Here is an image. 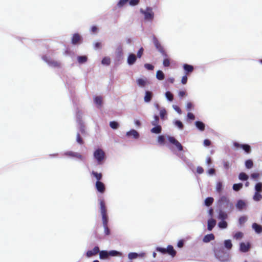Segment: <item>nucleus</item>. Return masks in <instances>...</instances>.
Returning a JSON list of instances; mask_svg holds the SVG:
<instances>
[{"mask_svg": "<svg viewBox=\"0 0 262 262\" xmlns=\"http://www.w3.org/2000/svg\"><path fill=\"white\" fill-rule=\"evenodd\" d=\"M136 60V56L134 54H130L127 57V63L129 65H132L135 63Z\"/></svg>", "mask_w": 262, "mask_h": 262, "instance_id": "nucleus-14", "label": "nucleus"}, {"mask_svg": "<svg viewBox=\"0 0 262 262\" xmlns=\"http://www.w3.org/2000/svg\"><path fill=\"white\" fill-rule=\"evenodd\" d=\"M168 140L170 143L173 144L176 147L179 151L183 150V146L173 137H169Z\"/></svg>", "mask_w": 262, "mask_h": 262, "instance_id": "nucleus-7", "label": "nucleus"}, {"mask_svg": "<svg viewBox=\"0 0 262 262\" xmlns=\"http://www.w3.org/2000/svg\"><path fill=\"white\" fill-rule=\"evenodd\" d=\"M204 169L201 166H198L196 168V172L199 174H202L204 172Z\"/></svg>", "mask_w": 262, "mask_h": 262, "instance_id": "nucleus-59", "label": "nucleus"}, {"mask_svg": "<svg viewBox=\"0 0 262 262\" xmlns=\"http://www.w3.org/2000/svg\"><path fill=\"white\" fill-rule=\"evenodd\" d=\"M165 96L167 98V99L169 100L170 101H172L173 99V96L171 93V92L167 91L165 93Z\"/></svg>", "mask_w": 262, "mask_h": 262, "instance_id": "nucleus-43", "label": "nucleus"}, {"mask_svg": "<svg viewBox=\"0 0 262 262\" xmlns=\"http://www.w3.org/2000/svg\"><path fill=\"white\" fill-rule=\"evenodd\" d=\"M242 183L234 184L233 185V189L236 191L239 190L243 187Z\"/></svg>", "mask_w": 262, "mask_h": 262, "instance_id": "nucleus-39", "label": "nucleus"}, {"mask_svg": "<svg viewBox=\"0 0 262 262\" xmlns=\"http://www.w3.org/2000/svg\"><path fill=\"white\" fill-rule=\"evenodd\" d=\"M245 166L246 168L248 169L251 168L253 166V163L252 160L251 159L246 160L245 162Z\"/></svg>", "mask_w": 262, "mask_h": 262, "instance_id": "nucleus-38", "label": "nucleus"}, {"mask_svg": "<svg viewBox=\"0 0 262 262\" xmlns=\"http://www.w3.org/2000/svg\"><path fill=\"white\" fill-rule=\"evenodd\" d=\"M108 254L110 256H115L119 255L120 254V253L119 252H118L117 251L113 250V251H110L108 252Z\"/></svg>", "mask_w": 262, "mask_h": 262, "instance_id": "nucleus-52", "label": "nucleus"}, {"mask_svg": "<svg viewBox=\"0 0 262 262\" xmlns=\"http://www.w3.org/2000/svg\"><path fill=\"white\" fill-rule=\"evenodd\" d=\"M76 141L80 144H83V141L82 138L80 137V134L79 133H78L77 134V136H76Z\"/></svg>", "mask_w": 262, "mask_h": 262, "instance_id": "nucleus-51", "label": "nucleus"}, {"mask_svg": "<svg viewBox=\"0 0 262 262\" xmlns=\"http://www.w3.org/2000/svg\"><path fill=\"white\" fill-rule=\"evenodd\" d=\"M140 11L144 15L145 20L149 21H152L154 18V13L151 7H147L145 10L141 9Z\"/></svg>", "mask_w": 262, "mask_h": 262, "instance_id": "nucleus-3", "label": "nucleus"}, {"mask_svg": "<svg viewBox=\"0 0 262 262\" xmlns=\"http://www.w3.org/2000/svg\"><path fill=\"white\" fill-rule=\"evenodd\" d=\"M252 228L257 233H260L262 232V226L257 224V223H253L252 224Z\"/></svg>", "mask_w": 262, "mask_h": 262, "instance_id": "nucleus-21", "label": "nucleus"}, {"mask_svg": "<svg viewBox=\"0 0 262 262\" xmlns=\"http://www.w3.org/2000/svg\"><path fill=\"white\" fill-rule=\"evenodd\" d=\"M139 254L137 253H130L128 254V258L130 259L136 258L138 256Z\"/></svg>", "mask_w": 262, "mask_h": 262, "instance_id": "nucleus-49", "label": "nucleus"}, {"mask_svg": "<svg viewBox=\"0 0 262 262\" xmlns=\"http://www.w3.org/2000/svg\"><path fill=\"white\" fill-rule=\"evenodd\" d=\"M154 43L156 49L161 53V54L164 57H167L166 52H165L164 48L159 42L158 39L154 37L153 39Z\"/></svg>", "mask_w": 262, "mask_h": 262, "instance_id": "nucleus-6", "label": "nucleus"}, {"mask_svg": "<svg viewBox=\"0 0 262 262\" xmlns=\"http://www.w3.org/2000/svg\"><path fill=\"white\" fill-rule=\"evenodd\" d=\"M218 226L219 228L221 229H225L227 227L228 224L227 222H226L224 220H222L221 222L219 223Z\"/></svg>", "mask_w": 262, "mask_h": 262, "instance_id": "nucleus-35", "label": "nucleus"}, {"mask_svg": "<svg viewBox=\"0 0 262 262\" xmlns=\"http://www.w3.org/2000/svg\"><path fill=\"white\" fill-rule=\"evenodd\" d=\"M237 208L239 210H242L246 207V203L243 200H239L236 205Z\"/></svg>", "mask_w": 262, "mask_h": 262, "instance_id": "nucleus-24", "label": "nucleus"}, {"mask_svg": "<svg viewBox=\"0 0 262 262\" xmlns=\"http://www.w3.org/2000/svg\"><path fill=\"white\" fill-rule=\"evenodd\" d=\"M241 148L247 154H249L251 151V147L248 144H243Z\"/></svg>", "mask_w": 262, "mask_h": 262, "instance_id": "nucleus-30", "label": "nucleus"}, {"mask_svg": "<svg viewBox=\"0 0 262 262\" xmlns=\"http://www.w3.org/2000/svg\"><path fill=\"white\" fill-rule=\"evenodd\" d=\"M100 209L102 215V221L104 229V233L106 235H109L111 234V231L108 227V217L107 214V209L105 203L103 200H100Z\"/></svg>", "mask_w": 262, "mask_h": 262, "instance_id": "nucleus-1", "label": "nucleus"}, {"mask_svg": "<svg viewBox=\"0 0 262 262\" xmlns=\"http://www.w3.org/2000/svg\"><path fill=\"white\" fill-rule=\"evenodd\" d=\"M204 145L205 146H209L211 145V141L208 139H205L204 140Z\"/></svg>", "mask_w": 262, "mask_h": 262, "instance_id": "nucleus-62", "label": "nucleus"}, {"mask_svg": "<svg viewBox=\"0 0 262 262\" xmlns=\"http://www.w3.org/2000/svg\"><path fill=\"white\" fill-rule=\"evenodd\" d=\"M243 235L244 234L242 232H237L234 235L233 237L236 239H239L243 237Z\"/></svg>", "mask_w": 262, "mask_h": 262, "instance_id": "nucleus-45", "label": "nucleus"}, {"mask_svg": "<svg viewBox=\"0 0 262 262\" xmlns=\"http://www.w3.org/2000/svg\"><path fill=\"white\" fill-rule=\"evenodd\" d=\"M214 201L213 198L208 197L205 200V205L207 206H210L212 205Z\"/></svg>", "mask_w": 262, "mask_h": 262, "instance_id": "nucleus-31", "label": "nucleus"}, {"mask_svg": "<svg viewBox=\"0 0 262 262\" xmlns=\"http://www.w3.org/2000/svg\"><path fill=\"white\" fill-rule=\"evenodd\" d=\"M165 57L163 61V64L164 67H168L170 66V60L167 57Z\"/></svg>", "mask_w": 262, "mask_h": 262, "instance_id": "nucleus-47", "label": "nucleus"}, {"mask_svg": "<svg viewBox=\"0 0 262 262\" xmlns=\"http://www.w3.org/2000/svg\"><path fill=\"white\" fill-rule=\"evenodd\" d=\"M173 108L179 114H181L182 113V111H181V108H180V107H179L178 106L176 105H173Z\"/></svg>", "mask_w": 262, "mask_h": 262, "instance_id": "nucleus-58", "label": "nucleus"}, {"mask_svg": "<svg viewBox=\"0 0 262 262\" xmlns=\"http://www.w3.org/2000/svg\"><path fill=\"white\" fill-rule=\"evenodd\" d=\"M162 128L160 125H156L151 129V132L155 134H160L161 132Z\"/></svg>", "mask_w": 262, "mask_h": 262, "instance_id": "nucleus-27", "label": "nucleus"}, {"mask_svg": "<svg viewBox=\"0 0 262 262\" xmlns=\"http://www.w3.org/2000/svg\"><path fill=\"white\" fill-rule=\"evenodd\" d=\"M225 247L228 250H230L232 247V244L231 240L227 239L224 241Z\"/></svg>", "mask_w": 262, "mask_h": 262, "instance_id": "nucleus-33", "label": "nucleus"}, {"mask_svg": "<svg viewBox=\"0 0 262 262\" xmlns=\"http://www.w3.org/2000/svg\"><path fill=\"white\" fill-rule=\"evenodd\" d=\"M42 59L51 67L54 68H60V62L49 58L47 56H43L42 57Z\"/></svg>", "mask_w": 262, "mask_h": 262, "instance_id": "nucleus-5", "label": "nucleus"}, {"mask_svg": "<svg viewBox=\"0 0 262 262\" xmlns=\"http://www.w3.org/2000/svg\"><path fill=\"white\" fill-rule=\"evenodd\" d=\"M129 0H120L117 5L121 7L124 6ZM139 0H130L129 3L131 6H136L139 3Z\"/></svg>", "mask_w": 262, "mask_h": 262, "instance_id": "nucleus-8", "label": "nucleus"}, {"mask_svg": "<svg viewBox=\"0 0 262 262\" xmlns=\"http://www.w3.org/2000/svg\"><path fill=\"white\" fill-rule=\"evenodd\" d=\"M223 189V184L221 182H219L216 184V190L217 192L221 193Z\"/></svg>", "mask_w": 262, "mask_h": 262, "instance_id": "nucleus-40", "label": "nucleus"}, {"mask_svg": "<svg viewBox=\"0 0 262 262\" xmlns=\"http://www.w3.org/2000/svg\"><path fill=\"white\" fill-rule=\"evenodd\" d=\"M261 199V195L259 192H255L253 196V200L255 201H259Z\"/></svg>", "mask_w": 262, "mask_h": 262, "instance_id": "nucleus-44", "label": "nucleus"}, {"mask_svg": "<svg viewBox=\"0 0 262 262\" xmlns=\"http://www.w3.org/2000/svg\"><path fill=\"white\" fill-rule=\"evenodd\" d=\"M247 221V217L246 216H242L239 218L238 222L240 225L244 224Z\"/></svg>", "mask_w": 262, "mask_h": 262, "instance_id": "nucleus-42", "label": "nucleus"}, {"mask_svg": "<svg viewBox=\"0 0 262 262\" xmlns=\"http://www.w3.org/2000/svg\"><path fill=\"white\" fill-rule=\"evenodd\" d=\"M158 141L160 144H163L165 141V138H164V136H162V135L159 136L158 138Z\"/></svg>", "mask_w": 262, "mask_h": 262, "instance_id": "nucleus-54", "label": "nucleus"}, {"mask_svg": "<svg viewBox=\"0 0 262 262\" xmlns=\"http://www.w3.org/2000/svg\"><path fill=\"white\" fill-rule=\"evenodd\" d=\"M82 40L81 36L78 33H75L73 34L72 38V43L73 45H76L80 43Z\"/></svg>", "mask_w": 262, "mask_h": 262, "instance_id": "nucleus-12", "label": "nucleus"}, {"mask_svg": "<svg viewBox=\"0 0 262 262\" xmlns=\"http://www.w3.org/2000/svg\"><path fill=\"white\" fill-rule=\"evenodd\" d=\"M126 135L128 136H132L135 139H137L139 136L138 133L135 129H132L131 130H130L129 132H128L126 133Z\"/></svg>", "mask_w": 262, "mask_h": 262, "instance_id": "nucleus-23", "label": "nucleus"}, {"mask_svg": "<svg viewBox=\"0 0 262 262\" xmlns=\"http://www.w3.org/2000/svg\"><path fill=\"white\" fill-rule=\"evenodd\" d=\"M166 115V111L165 109H163L160 111V115L162 119H164V118Z\"/></svg>", "mask_w": 262, "mask_h": 262, "instance_id": "nucleus-57", "label": "nucleus"}, {"mask_svg": "<svg viewBox=\"0 0 262 262\" xmlns=\"http://www.w3.org/2000/svg\"><path fill=\"white\" fill-rule=\"evenodd\" d=\"M94 157L98 163L101 164L105 158V152L101 149H97L94 152Z\"/></svg>", "mask_w": 262, "mask_h": 262, "instance_id": "nucleus-4", "label": "nucleus"}, {"mask_svg": "<svg viewBox=\"0 0 262 262\" xmlns=\"http://www.w3.org/2000/svg\"><path fill=\"white\" fill-rule=\"evenodd\" d=\"M152 97V93L150 91H146L144 96V101L146 102H149L151 101Z\"/></svg>", "mask_w": 262, "mask_h": 262, "instance_id": "nucleus-20", "label": "nucleus"}, {"mask_svg": "<svg viewBox=\"0 0 262 262\" xmlns=\"http://www.w3.org/2000/svg\"><path fill=\"white\" fill-rule=\"evenodd\" d=\"M214 235L212 233L208 234L206 235L203 239V241L204 243H208L210 242L211 241L214 239Z\"/></svg>", "mask_w": 262, "mask_h": 262, "instance_id": "nucleus-19", "label": "nucleus"}, {"mask_svg": "<svg viewBox=\"0 0 262 262\" xmlns=\"http://www.w3.org/2000/svg\"><path fill=\"white\" fill-rule=\"evenodd\" d=\"M111 127L113 129H117L119 126V124L116 121H111L110 123Z\"/></svg>", "mask_w": 262, "mask_h": 262, "instance_id": "nucleus-46", "label": "nucleus"}, {"mask_svg": "<svg viewBox=\"0 0 262 262\" xmlns=\"http://www.w3.org/2000/svg\"><path fill=\"white\" fill-rule=\"evenodd\" d=\"M156 250L158 252H160L163 254L166 253V248H162V247H157Z\"/></svg>", "mask_w": 262, "mask_h": 262, "instance_id": "nucleus-53", "label": "nucleus"}, {"mask_svg": "<svg viewBox=\"0 0 262 262\" xmlns=\"http://www.w3.org/2000/svg\"><path fill=\"white\" fill-rule=\"evenodd\" d=\"M91 174L97 179V181H100L102 178V174L101 173H98L95 171H92Z\"/></svg>", "mask_w": 262, "mask_h": 262, "instance_id": "nucleus-26", "label": "nucleus"}, {"mask_svg": "<svg viewBox=\"0 0 262 262\" xmlns=\"http://www.w3.org/2000/svg\"><path fill=\"white\" fill-rule=\"evenodd\" d=\"M166 253L168 254L172 257H174L176 255V251L171 245H168L166 248Z\"/></svg>", "mask_w": 262, "mask_h": 262, "instance_id": "nucleus-15", "label": "nucleus"}, {"mask_svg": "<svg viewBox=\"0 0 262 262\" xmlns=\"http://www.w3.org/2000/svg\"><path fill=\"white\" fill-rule=\"evenodd\" d=\"M187 81V75L183 76L182 78L181 82L183 84H185Z\"/></svg>", "mask_w": 262, "mask_h": 262, "instance_id": "nucleus-60", "label": "nucleus"}, {"mask_svg": "<svg viewBox=\"0 0 262 262\" xmlns=\"http://www.w3.org/2000/svg\"><path fill=\"white\" fill-rule=\"evenodd\" d=\"M102 64L106 66H108L111 63V59L108 57H104L102 61H101Z\"/></svg>", "mask_w": 262, "mask_h": 262, "instance_id": "nucleus-36", "label": "nucleus"}, {"mask_svg": "<svg viewBox=\"0 0 262 262\" xmlns=\"http://www.w3.org/2000/svg\"><path fill=\"white\" fill-rule=\"evenodd\" d=\"M144 49L142 47H141L137 53V57L141 58L143 54Z\"/></svg>", "mask_w": 262, "mask_h": 262, "instance_id": "nucleus-55", "label": "nucleus"}, {"mask_svg": "<svg viewBox=\"0 0 262 262\" xmlns=\"http://www.w3.org/2000/svg\"><path fill=\"white\" fill-rule=\"evenodd\" d=\"M156 77L159 80H162L164 79L165 76L163 72L161 70H158L156 73Z\"/></svg>", "mask_w": 262, "mask_h": 262, "instance_id": "nucleus-28", "label": "nucleus"}, {"mask_svg": "<svg viewBox=\"0 0 262 262\" xmlns=\"http://www.w3.org/2000/svg\"><path fill=\"white\" fill-rule=\"evenodd\" d=\"M103 98L101 96H96L94 98V102L97 105L98 108H101L102 105Z\"/></svg>", "mask_w": 262, "mask_h": 262, "instance_id": "nucleus-17", "label": "nucleus"}, {"mask_svg": "<svg viewBox=\"0 0 262 262\" xmlns=\"http://www.w3.org/2000/svg\"><path fill=\"white\" fill-rule=\"evenodd\" d=\"M145 68L148 70H152L154 69V67L149 63H146L144 64Z\"/></svg>", "mask_w": 262, "mask_h": 262, "instance_id": "nucleus-56", "label": "nucleus"}, {"mask_svg": "<svg viewBox=\"0 0 262 262\" xmlns=\"http://www.w3.org/2000/svg\"><path fill=\"white\" fill-rule=\"evenodd\" d=\"M219 205L223 209H231L233 207V204L230 202L229 199L225 196H221L219 200Z\"/></svg>", "mask_w": 262, "mask_h": 262, "instance_id": "nucleus-2", "label": "nucleus"}, {"mask_svg": "<svg viewBox=\"0 0 262 262\" xmlns=\"http://www.w3.org/2000/svg\"><path fill=\"white\" fill-rule=\"evenodd\" d=\"M187 118L190 120H194L195 116L192 113H188L187 114Z\"/></svg>", "mask_w": 262, "mask_h": 262, "instance_id": "nucleus-61", "label": "nucleus"}, {"mask_svg": "<svg viewBox=\"0 0 262 262\" xmlns=\"http://www.w3.org/2000/svg\"><path fill=\"white\" fill-rule=\"evenodd\" d=\"M259 176L258 173H253L251 174V177L253 179H257Z\"/></svg>", "mask_w": 262, "mask_h": 262, "instance_id": "nucleus-64", "label": "nucleus"}, {"mask_svg": "<svg viewBox=\"0 0 262 262\" xmlns=\"http://www.w3.org/2000/svg\"><path fill=\"white\" fill-rule=\"evenodd\" d=\"M250 248V244L249 242L247 243H241L240 244V250L243 252H247L249 251Z\"/></svg>", "mask_w": 262, "mask_h": 262, "instance_id": "nucleus-13", "label": "nucleus"}, {"mask_svg": "<svg viewBox=\"0 0 262 262\" xmlns=\"http://www.w3.org/2000/svg\"><path fill=\"white\" fill-rule=\"evenodd\" d=\"M174 124H175V125L178 126L181 129H183L184 127L183 124L182 123V122L181 121H180L179 120H176L174 122Z\"/></svg>", "mask_w": 262, "mask_h": 262, "instance_id": "nucleus-48", "label": "nucleus"}, {"mask_svg": "<svg viewBox=\"0 0 262 262\" xmlns=\"http://www.w3.org/2000/svg\"><path fill=\"white\" fill-rule=\"evenodd\" d=\"M159 117L157 115L154 116V120L151 122V124L152 125L156 126L158 125L159 123Z\"/></svg>", "mask_w": 262, "mask_h": 262, "instance_id": "nucleus-50", "label": "nucleus"}, {"mask_svg": "<svg viewBox=\"0 0 262 262\" xmlns=\"http://www.w3.org/2000/svg\"><path fill=\"white\" fill-rule=\"evenodd\" d=\"M183 68L186 75L192 73L194 70L192 66L186 63L183 65Z\"/></svg>", "mask_w": 262, "mask_h": 262, "instance_id": "nucleus-16", "label": "nucleus"}, {"mask_svg": "<svg viewBox=\"0 0 262 262\" xmlns=\"http://www.w3.org/2000/svg\"><path fill=\"white\" fill-rule=\"evenodd\" d=\"M99 252V248L98 246L95 247L93 250H88L86 252V255L88 257H91L98 254Z\"/></svg>", "mask_w": 262, "mask_h": 262, "instance_id": "nucleus-11", "label": "nucleus"}, {"mask_svg": "<svg viewBox=\"0 0 262 262\" xmlns=\"http://www.w3.org/2000/svg\"><path fill=\"white\" fill-rule=\"evenodd\" d=\"M77 60L79 63H83L86 62L88 58L86 56H80L77 57Z\"/></svg>", "mask_w": 262, "mask_h": 262, "instance_id": "nucleus-34", "label": "nucleus"}, {"mask_svg": "<svg viewBox=\"0 0 262 262\" xmlns=\"http://www.w3.org/2000/svg\"><path fill=\"white\" fill-rule=\"evenodd\" d=\"M193 107V104L191 102H188L186 104V109L187 111L190 110Z\"/></svg>", "mask_w": 262, "mask_h": 262, "instance_id": "nucleus-63", "label": "nucleus"}, {"mask_svg": "<svg viewBox=\"0 0 262 262\" xmlns=\"http://www.w3.org/2000/svg\"><path fill=\"white\" fill-rule=\"evenodd\" d=\"M64 155L69 157L76 158L80 160L83 159V157L80 153L73 152L72 151H69L64 152Z\"/></svg>", "mask_w": 262, "mask_h": 262, "instance_id": "nucleus-9", "label": "nucleus"}, {"mask_svg": "<svg viewBox=\"0 0 262 262\" xmlns=\"http://www.w3.org/2000/svg\"><path fill=\"white\" fill-rule=\"evenodd\" d=\"M216 221L213 219L208 220L207 229L209 231H211L215 226Z\"/></svg>", "mask_w": 262, "mask_h": 262, "instance_id": "nucleus-18", "label": "nucleus"}, {"mask_svg": "<svg viewBox=\"0 0 262 262\" xmlns=\"http://www.w3.org/2000/svg\"><path fill=\"white\" fill-rule=\"evenodd\" d=\"M95 187L97 191L101 193H104L105 190V185L101 181H96Z\"/></svg>", "mask_w": 262, "mask_h": 262, "instance_id": "nucleus-10", "label": "nucleus"}, {"mask_svg": "<svg viewBox=\"0 0 262 262\" xmlns=\"http://www.w3.org/2000/svg\"><path fill=\"white\" fill-rule=\"evenodd\" d=\"M219 219L222 220H225L228 217V215L226 213L222 210H220L219 213Z\"/></svg>", "mask_w": 262, "mask_h": 262, "instance_id": "nucleus-29", "label": "nucleus"}, {"mask_svg": "<svg viewBox=\"0 0 262 262\" xmlns=\"http://www.w3.org/2000/svg\"><path fill=\"white\" fill-rule=\"evenodd\" d=\"M138 85L141 87H144L147 84V79L143 78H139L137 80Z\"/></svg>", "mask_w": 262, "mask_h": 262, "instance_id": "nucleus-22", "label": "nucleus"}, {"mask_svg": "<svg viewBox=\"0 0 262 262\" xmlns=\"http://www.w3.org/2000/svg\"><path fill=\"white\" fill-rule=\"evenodd\" d=\"M196 127L201 131H204L205 130V124L203 122L199 121H197L195 123Z\"/></svg>", "mask_w": 262, "mask_h": 262, "instance_id": "nucleus-25", "label": "nucleus"}, {"mask_svg": "<svg viewBox=\"0 0 262 262\" xmlns=\"http://www.w3.org/2000/svg\"><path fill=\"white\" fill-rule=\"evenodd\" d=\"M238 178L242 181H246L248 179L249 177L245 172H242L239 173Z\"/></svg>", "mask_w": 262, "mask_h": 262, "instance_id": "nucleus-37", "label": "nucleus"}, {"mask_svg": "<svg viewBox=\"0 0 262 262\" xmlns=\"http://www.w3.org/2000/svg\"><path fill=\"white\" fill-rule=\"evenodd\" d=\"M100 258L101 259H105L109 256L108 252L106 251H101L99 252Z\"/></svg>", "mask_w": 262, "mask_h": 262, "instance_id": "nucleus-32", "label": "nucleus"}, {"mask_svg": "<svg viewBox=\"0 0 262 262\" xmlns=\"http://www.w3.org/2000/svg\"><path fill=\"white\" fill-rule=\"evenodd\" d=\"M256 192H260L262 191V183L260 182L257 183L255 187Z\"/></svg>", "mask_w": 262, "mask_h": 262, "instance_id": "nucleus-41", "label": "nucleus"}]
</instances>
